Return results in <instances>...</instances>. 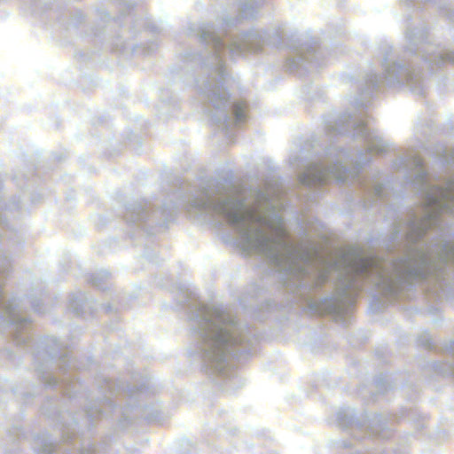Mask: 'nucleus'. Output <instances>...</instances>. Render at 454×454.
Listing matches in <instances>:
<instances>
[{
    "label": "nucleus",
    "mask_w": 454,
    "mask_h": 454,
    "mask_svg": "<svg viewBox=\"0 0 454 454\" xmlns=\"http://www.w3.org/2000/svg\"><path fill=\"white\" fill-rule=\"evenodd\" d=\"M303 182H304L305 184H310L312 183V182H310V181H307V180H303Z\"/></svg>",
    "instance_id": "obj_3"
},
{
    "label": "nucleus",
    "mask_w": 454,
    "mask_h": 454,
    "mask_svg": "<svg viewBox=\"0 0 454 454\" xmlns=\"http://www.w3.org/2000/svg\"><path fill=\"white\" fill-rule=\"evenodd\" d=\"M228 218L232 223H239V222L246 221V220L252 221L254 218V215L251 212H247L245 215H232L230 214L228 215Z\"/></svg>",
    "instance_id": "obj_1"
},
{
    "label": "nucleus",
    "mask_w": 454,
    "mask_h": 454,
    "mask_svg": "<svg viewBox=\"0 0 454 454\" xmlns=\"http://www.w3.org/2000/svg\"><path fill=\"white\" fill-rule=\"evenodd\" d=\"M360 263H361V267L357 268L356 270L357 272L363 273V272L366 271L367 269H370L372 267V265L374 263V260L364 259V260H361Z\"/></svg>",
    "instance_id": "obj_2"
}]
</instances>
